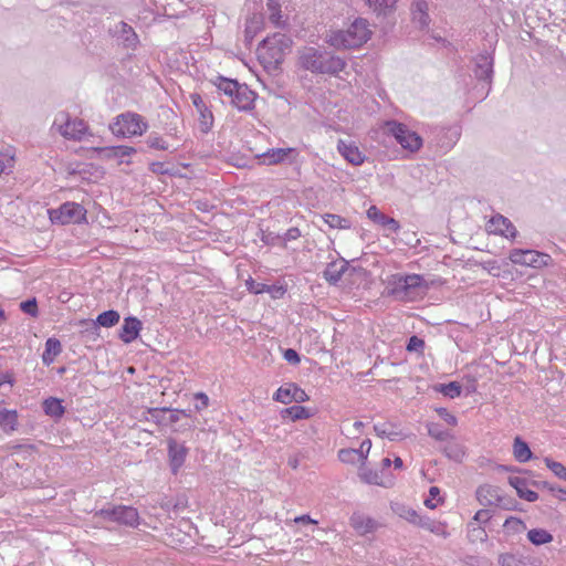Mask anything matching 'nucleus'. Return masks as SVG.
Instances as JSON below:
<instances>
[{"label":"nucleus","instance_id":"obj_29","mask_svg":"<svg viewBox=\"0 0 566 566\" xmlns=\"http://www.w3.org/2000/svg\"><path fill=\"white\" fill-rule=\"evenodd\" d=\"M42 409L44 413L54 420H60L65 413L63 400L56 397H49L43 400Z\"/></svg>","mask_w":566,"mask_h":566},{"label":"nucleus","instance_id":"obj_56","mask_svg":"<svg viewBox=\"0 0 566 566\" xmlns=\"http://www.w3.org/2000/svg\"><path fill=\"white\" fill-rule=\"evenodd\" d=\"M359 476L364 482L368 484H380L378 473L371 470L361 469Z\"/></svg>","mask_w":566,"mask_h":566},{"label":"nucleus","instance_id":"obj_35","mask_svg":"<svg viewBox=\"0 0 566 566\" xmlns=\"http://www.w3.org/2000/svg\"><path fill=\"white\" fill-rule=\"evenodd\" d=\"M374 430L378 437L388 438L390 441H396L402 437L398 427L391 422L376 423Z\"/></svg>","mask_w":566,"mask_h":566},{"label":"nucleus","instance_id":"obj_37","mask_svg":"<svg viewBox=\"0 0 566 566\" xmlns=\"http://www.w3.org/2000/svg\"><path fill=\"white\" fill-rule=\"evenodd\" d=\"M311 417L312 412L310 409L300 405H294L282 410V418H287L292 421L308 419Z\"/></svg>","mask_w":566,"mask_h":566},{"label":"nucleus","instance_id":"obj_23","mask_svg":"<svg viewBox=\"0 0 566 566\" xmlns=\"http://www.w3.org/2000/svg\"><path fill=\"white\" fill-rule=\"evenodd\" d=\"M111 32L114 36L122 40L125 48L135 49L139 42L134 29L124 21L116 23Z\"/></svg>","mask_w":566,"mask_h":566},{"label":"nucleus","instance_id":"obj_42","mask_svg":"<svg viewBox=\"0 0 566 566\" xmlns=\"http://www.w3.org/2000/svg\"><path fill=\"white\" fill-rule=\"evenodd\" d=\"M377 226H379L384 229L385 237H390L391 234H397L401 229L399 221H397L395 218H391L386 214L380 219V221L377 223Z\"/></svg>","mask_w":566,"mask_h":566},{"label":"nucleus","instance_id":"obj_48","mask_svg":"<svg viewBox=\"0 0 566 566\" xmlns=\"http://www.w3.org/2000/svg\"><path fill=\"white\" fill-rule=\"evenodd\" d=\"M338 459L343 463H348V464H355L356 462H360L359 453L356 451V449H353V448L340 449L338 451Z\"/></svg>","mask_w":566,"mask_h":566},{"label":"nucleus","instance_id":"obj_57","mask_svg":"<svg viewBox=\"0 0 566 566\" xmlns=\"http://www.w3.org/2000/svg\"><path fill=\"white\" fill-rule=\"evenodd\" d=\"M499 564L501 566H518L521 563L514 554L511 553H504L499 556L497 559Z\"/></svg>","mask_w":566,"mask_h":566},{"label":"nucleus","instance_id":"obj_62","mask_svg":"<svg viewBox=\"0 0 566 566\" xmlns=\"http://www.w3.org/2000/svg\"><path fill=\"white\" fill-rule=\"evenodd\" d=\"M167 413H168V416L166 415V423L165 424L176 423L181 418V409L168 408Z\"/></svg>","mask_w":566,"mask_h":566},{"label":"nucleus","instance_id":"obj_2","mask_svg":"<svg viewBox=\"0 0 566 566\" xmlns=\"http://www.w3.org/2000/svg\"><path fill=\"white\" fill-rule=\"evenodd\" d=\"M368 22L364 18L355 19L346 30L332 31L325 42L337 50L356 49L370 38Z\"/></svg>","mask_w":566,"mask_h":566},{"label":"nucleus","instance_id":"obj_45","mask_svg":"<svg viewBox=\"0 0 566 566\" xmlns=\"http://www.w3.org/2000/svg\"><path fill=\"white\" fill-rule=\"evenodd\" d=\"M426 348L424 339L417 335H412L408 338L406 344V350L408 353H417L419 356H423Z\"/></svg>","mask_w":566,"mask_h":566},{"label":"nucleus","instance_id":"obj_51","mask_svg":"<svg viewBox=\"0 0 566 566\" xmlns=\"http://www.w3.org/2000/svg\"><path fill=\"white\" fill-rule=\"evenodd\" d=\"M167 410H168V407L150 408V409H148V413L150 416V419L155 423H157V424H165L166 423Z\"/></svg>","mask_w":566,"mask_h":566},{"label":"nucleus","instance_id":"obj_1","mask_svg":"<svg viewBox=\"0 0 566 566\" xmlns=\"http://www.w3.org/2000/svg\"><path fill=\"white\" fill-rule=\"evenodd\" d=\"M298 65L314 75L342 77L346 72L347 59L325 46H305L298 51Z\"/></svg>","mask_w":566,"mask_h":566},{"label":"nucleus","instance_id":"obj_38","mask_svg":"<svg viewBox=\"0 0 566 566\" xmlns=\"http://www.w3.org/2000/svg\"><path fill=\"white\" fill-rule=\"evenodd\" d=\"M261 30V19L258 15H253L247 20L245 29H244V43L247 46H250Z\"/></svg>","mask_w":566,"mask_h":566},{"label":"nucleus","instance_id":"obj_21","mask_svg":"<svg viewBox=\"0 0 566 566\" xmlns=\"http://www.w3.org/2000/svg\"><path fill=\"white\" fill-rule=\"evenodd\" d=\"M347 270L348 262L345 259L333 260L326 264L322 276L329 285L336 286Z\"/></svg>","mask_w":566,"mask_h":566},{"label":"nucleus","instance_id":"obj_59","mask_svg":"<svg viewBox=\"0 0 566 566\" xmlns=\"http://www.w3.org/2000/svg\"><path fill=\"white\" fill-rule=\"evenodd\" d=\"M500 501L495 503L494 506L501 507L503 510H514L516 506V501L510 496H505L503 493L500 494Z\"/></svg>","mask_w":566,"mask_h":566},{"label":"nucleus","instance_id":"obj_64","mask_svg":"<svg viewBox=\"0 0 566 566\" xmlns=\"http://www.w3.org/2000/svg\"><path fill=\"white\" fill-rule=\"evenodd\" d=\"M437 412L450 426L457 424L458 421H457L455 416L450 413L447 408H439V409H437Z\"/></svg>","mask_w":566,"mask_h":566},{"label":"nucleus","instance_id":"obj_24","mask_svg":"<svg viewBox=\"0 0 566 566\" xmlns=\"http://www.w3.org/2000/svg\"><path fill=\"white\" fill-rule=\"evenodd\" d=\"M509 484L515 489L516 494L520 499L525 500L527 502H535L538 500V494L530 490L531 485L530 481L522 476L511 475L507 479Z\"/></svg>","mask_w":566,"mask_h":566},{"label":"nucleus","instance_id":"obj_27","mask_svg":"<svg viewBox=\"0 0 566 566\" xmlns=\"http://www.w3.org/2000/svg\"><path fill=\"white\" fill-rule=\"evenodd\" d=\"M412 21L420 28L429 27L430 17L428 14V3L426 0H413L411 4Z\"/></svg>","mask_w":566,"mask_h":566},{"label":"nucleus","instance_id":"obj_46","mask_svg":"<svg viewBox=\"0 0 566 566\" xmlns=\"http://www.w3.org/2000/svg\"><path fill=\"white\" fill-rule=\"evenodd\" d=\"M546 467L560 480L566 481V467L551 458L544 459Z\"/></svg>","mask_w":566,"mask_h":566},{"label":"nucleus","instance_id":"obj_18","mask_svg":"<svg viewBox=\"0 0 566 566\" xmlns=\"http://www.w3.org/2000/svg\"><path fill=\"white\" fill-rule=\"evenodd\" d=\"M434 138L431 143L440 149L441 153L446 154L451 150L460 138V132L458 128H436Z\"/></svg>","mask_w":566,"mask_h":566},{"label":"nucleus","instance_id":"obj_32","mask_svg":"<svg viewBox=\"0 0 566 566\" xmlns=\"http://www.w3.org/2000/svg\"><path fill=\"white\" fill-rule=\"evenodd\" d=\"M513 455L520 463H525L533 458V452L531 451L528 443L524 441L520 436L514 438Z\"/></svg>","mask_w":566,"mask_h":566},{"label":"nucleus","instance_id":"obj_3","mask_svg":"<svg viewBox=\"0 0 566 566\" xmlns=\"http://www.w3.org/2000/svg\"><path fill=\"white\" fill-rule=\"evenodd\" d=\"M213 84L218 91L231 98V104L240 112L254 109L256 94L247 84L224 76H217Z\"/></svg>","mask_w":566,"mask_h":566},{"label":"nucleus","instance_id":"obj_6","mask_svg":"<svg viewBox=\"0 0 566 566\" xmlns=\"http://www.w3.org/2000/svg\"><path fill=\"white\" fill-rule=\"evenodd\" d=\"M292 39L281 32L266 36L258 46L259 56L264 63L281 64L292 46Z\"/></svg>","mask_w":566,"mask_h":566},{"label":"nucleus","instance_id":"obj_43","mask_svg":"<svg viewBox=\"0 0 566 566\" xmlns=\"http://www.w3.org/2000/svg\"><path fill=\"white\" fill-rule=\"evenodd\" d=\"M444 454L457 462L462 461L464 457V450L463 447L454 441L448 442L443 448Z\"/></svg>","mask_w":566,"mask_h":566},{"label":"nucleus","instance_id":"obj_61","mask_svg":"<svg viewBox=\"0 0 566 566\" xmlns=\"http://www.w3.org/2000/svg\"><path fill=\"white\" fill-rule=\"evenodd\" d=\"M261 240L266 245H275L282 242L281 234L275 232H264L261 237Z\"/></svg>","mask_w":566,"mask_h":566},{"label":"nucleus","instance_id":"obj_30","mask_svg":"<svg viewBox=\"0 0 566 566\" xmlns=\"http://www.w3.org/2000/svg\"><path fill=\"white\" fill-rule=\"evenodd\" d=\"M416 525L423 530L429 531L430 533H432L434 535L442 536L444 538L449 536V533L447 532L446 523L434 521V520L430 518L429 516L420 515L419 520H417Z\"/></svg>","mask_w":566,"mask_h":566},{"label":"nucleus","instance_id":"obj_47","mask_svg":"<svg viewBox=\"0 0 566 566\" xmlns=\"http://www.w3.org/2000/svg\"><path fill=\"white\" fill-rule=\"evenodd\" d=\"M148 147L159 150H167L169 145L164 138L157 133H150L146 138Z\"/></svg>","mask_w":566,"mask_h":566},{"label":"nucleus","instance_id":"obj_34","mask_svg":"<svg viewBox=\"0 0 566 566\" xmlns=\"http://www.w3.org/2000/svg\"><path fill=\"white\" fill-rule=\"evenodd\" d=\"M0 427L4 432H12L18 428V411L0 408Z\"/></svg>","mask_w":566,"mask_h":566},{"label":"nucleus","instance_id":"obj_28","mask_svg":"<svg viewBox=\"0 0 566 566\" xmlns=\"http://www.w3.org/2000/svg\"><path fill=\"white\" fill-rule=\"evenodd\" d=\"M398 0H365L367 7L377 15V17H388L396 10V4Z\"/></svg>","mask_w":566,"mask_h":566},{"label":"nucleus","instance_id":"obj_58","mask_svg":"<svg viewBox=\"0 0 566 566\" xmlns=\"http://www.w3.org/2000/svg\"><path fill=\"white\" fill-rule=\"evenodd\" d=\"M301 237V231L296 227H292L287 229L283 234H281L282 245L285 247L287 241L296 240Z\"/></svg>","mask_w":566,"mask_h":566},{"label":"nucleus","instance_id":"obj_50","mask_svg":"<svg viewBox=\"0 0 566 566\" xmlns=\"http://www.w3.org/2000/svg\"><path fill=\"white\" fill-rule=\"evenodd\" d=\"M20 308L23 313L32 316V317H36L38 316V303H36V300L34 297L32 298H28L23 302L20 303Z\"/></svg>","mask_w":566,"mask_h":566},{"label":"nucleus","instance_id":"obj_8","mask_svg":"<svg viewBox=\"0 0 566 566\" xmlns=\"http://www.w3.org/2000/svg\"><path fill=\"white\" fill-rule=\"evenodd\" d=\"M386 134L392 138L405 149L410 153H417L423 146L422 137L411 130L406 124L396 119H388L384 124Z\"/></svg>","mask_w":566,"mask_h":566},{"label":"nucleus","instance_id":"obj_20","mask_svg":"<svg viewBox=\"0 0 566 566\" xmlns=\"http://www.w3.org/2000/svg\"><path fill=\"white\" fill-rule=\"evenodd\" d=\"M337 150L346 161L354 166H360L366 160V155L354 142L339 139L337 143Z\"/></svg>","mask_w":566,"mask_h":566},{"label":"nucleus","instance_id":"obj_52","mask_svg":"<svg viewBox=\"0 0 566 566\" xmlns=\"http://www.w3.org/2000/svg\"><path fill=\"white\" fill-rule=\"evenodd\" d=\"M245 284H247L248 291L251 293H254V294L272 292V287H270V285H266L264 283H258L253 279H249Z\"/></svg>","mask_w":566,"mask_h":566},{"label":"nucleus","instance_id":"obj_19","mask_svg":"<svg viewBox=\"0 0 566 566\" xmlns=\"http://www.w3.org/2000/svg\"><path fill=\"white\" fill-rule=\"evenodd\" d=\"M143 329V323L136 316H126L124 317L123 324L118 332V338L124 344H130L135 342Z\"/></svg>","mask_w":566,"mask_h":566},{"label":"nucleus","instance_id":"obj_17","mask_svg":"<svg viewBox=\"0 0 566 566\" xmlns=\"http://www.w3.org/2000/svg\"><path fill=\"white\" fill-rule=\"evenodd\" d=\"M188 451L184 443H179L172 438L167 440L168 461L172 474L176 475L185 464Z\"/></svg>","mask_w":566,"mask_h":566},{"label":"nucleus","instance_id":"obj_10","mask_svg":"<svg viewBox=\"0 0 566 566\" xmlns=\"http://www.w3.org/2000/svg\"><path fill=\"white\" fill-rule=\"evenodd\" d=\"M53 126L66 139L81 140L87 130V125L83 119L71 118L67 113L56 115Z\"/></svg>","mask_w":566,"mask_h":566},{"label":"nucleus","instance_id":"obj_7","mask_svg":"<svg viewBox=\"0 0 566 566\" xmlns=\"http://www.w3.org/2000/svg\"><path fill=\"white\" fill-rule=\"evenodd\" d=\"M109 129L116 137L129 138L142 136L148 129V123L137 113L125 112L114 118Z\"/></svg>","mask_w":566,"mask_h":566},{"label":"nucleus","instance_id":"obj_31","mask_svg":"<svg viewBox=\"0 0 566 566\" xmlns=\"http://www.w3.org/2000/svg\"><path fill=\"white\" fill-rule=\"evenodd\" d=\"M350 525L361 534L371 533L377 528V522L359 513H354L350 517Z\"/></svg>","mask_w":566,"mask_h":566},{"label":"nucleus","instance_id":"obj_14","mask_svg":"<svg viewBox=\"0 0 566 566\" xmlns=\"http://www.w3.org/2000/svg\"><path fill=\"white\" fill-rule=\"evenodd\" d=\"M94 153L96 157L101 160H112L116 159L118 165L129 164V160H126V157H130L136 154V148L126 145H117V146H106V147H95Z\"/></svg>","mask_w":566,"mask_h":566},{"label":"nucleus","instance_id":"obj_36","mask_svg":"<svg viewBox=\"0 0 566 566\" xmlns=\"http://www.w3.org/2000/svg\"><path fill=\"white\" fill-rule=\"evenodd\" d=\"M391 510L400 518H403L413 525L417 524V520H419V517H420V514L415 509L407 506L402 503H394L391 505Z\"/></svg>","mask_w":566,"mask_h":566},{"label":"nucleus","instance_id":"obj_44","mask_svg":"<svg viewBox=\"0 0 566 566\" xmlns=\"http://www.w3.org/2000/svg\"><path fill=\"white\" fill-rule=\"evenodd\" d=\"M427 430L428 434L437 441H447L451 437L450 432L439 423H427Z\"/></svg>","mask_w":566,"mask_h":566},{"label":"nucleus","instance_id":"obj_25","mask_svg":"<svg viewBox=\"0 0 566 566\" xmlns=\"http://www.w3.org/2000/svg\"><path fill=\"white\" fill-rule=\"evenodd\" d=\"M296 154V149L292 147L271 148L268 149L265 153L259 155V158L262 160L263 164L276 165L290 160V157Z\"/></svg>","mask_w":566,"mask_h":566},{"label":"nucleus","instance_id":"obj_4","mask_svg":"<svg viewBox=\"0 0 566 566\" xmlns=\"http://www.w3.org/2000/svg\"><path fill=\"white\" fill-rule=\"evenodd\" d=\"M93 523L99 525L104 522L116 523L126 527L136 528L140 524L137 509L128 505L107 504L93 513Z\"/></svg>","mask_w":566,"mask_h":566},{"label":"nucleus","instance_id":"obj_33","mask_svg":"<svg viewBox=\"0 0 566 566\" xmlns=\"http://www.w3.org/2000/svg\"><path fill=\"white\" fill-rule=\"evenodd\" d=\"M62 352L61 342L55 337H50L45 342V349L42 354V363L45 366H50L55 357Z\"/></svg>","mask_w":566,"mask_h":566},{"label":"nucleus","instance_id":"obj_40","mask_svg":"<svg viewBox=\"0 0 566 566\" xmlns=\"http://www.w3.org/2000/svg\"><path fill=\"white\" fill-rule=\"evenodd\" d=\"M323 221L332 229L346 230L350 229L352 221L335 213H325L322 216Z\"/></svg>","mask_w":566,"mask_h":566},{"label":"nucleus","instance_id":"obj_26","mask_svg":"<svg viewBox=\"0 0 566 566\" xmlns=\"http://www.w3.org/2000/svg\"><path fill=\"white\" fill-rule=\"evenodd\" d=\"M502 490L499 486L484 484L476 489V500L482 506H493L500 500Z\"/></svg>","mask_w":566,"mask_h":566},{"label":"nucleus","instance_id":"obj_39","mask_svg":"<svg viewBox=\"0 0 566 566\" xmlns=\"http://www.w3.org/2000/svg\"><path fill=\"white\" fill-rule=\"evenodd\" d=\"M526 536L535 546L548 544L553 541V535L544 528H532L527 532Z\"/></svg>","mask_w":566,"mask_h":566},{"label":"nucleus","instance_id":"obj_5","mask_svg":"<svg viewBox=\"0 0 566 566\" xmlns=\"http://www.w3.org/2000/svg\"><path fill=\"white\" fill-rule=\"evenodd\" d=\"M429 284L421 274L395 273L387 277L386 293L396 300H406L418 290H428Z\"/></svg>","mask_w":566,"mask_h":566},{"label":"nucleus","instance_id":"obj_16","mask_svg":"<svg viewBox=\"0 0 566 566\" xmlns=\"http://www.w3.org/2000/svg\"><path fill=\"white\" fill-rule=\"evenodd\" d=\"M488 232L495 235H501L510 240H514L517 237V230L512 221L500 214H494L488 226Z\"/></svg>","mask_w":566,"mask_h":566},{"label":"nucleus","instance_id":"obj_12","mask_svg":"<svg viewBox=\"0 0 566 566\" xmlns=\"http://www.w3.org/2000/svg\"><path fill=\"white\" fill-rule=\"evenodd\" d=\"M474 67H473V74L474 77L488 84V91L486 94L490 92L491 83L493 80L494 74V55L493 53H490L488 51L479 53L473 59Z\"/></svg>","mask_w":566,"mask_h":566},{"label":"nucleus","instance_id":"obj_49","mask_svg":"<svg viewBox=\"0 0 566 566\" xmlns=\"http://www.w3.org/2000/svg\"><path fill=\"white\" fill-rule=\"evenodd\" d=\"M149 170L153 172V174H156V175H167V176H175L176 175V171L175 169L171 167H167L164 163L161 161H154L149 165Z\"/></svg>","mask_w":566,"mask_h":566},{"label":"nucleus","instance_id":"obj_11","mask_svg":"<svg viewBox=\"0 0 566 566\" xmlns=\"http://www.w3.org/2000/svg\"><path fill=\"white\" fill-rule=\"evenodd\" d=\"M509 259L514 264L532 266L535 269L547 266L552 261L549 254L531 249H513L510 252Z\"/></svg>","mask_w":566,"mask_h":566},{"label":"nucleus","instance_id":"obj_41","mask_svg":"<svg viewBox=\"0 0 566 566\" xmlns=\"http://www.w3.org/2000/svg\"><path fill=\"white\" fill-rule=\"evenodd\" d=\"M434 390L448 398L454 399L461 396L462 386L458 381H450L448 384L436 385Z\"/></svg>","mask_w":566,"mask_h":566},{"label":"nucleus","instance_id":"obj_13","mask_svg":"<svg viewBox=\"0 0 566 566\" xmlns=\"http://www.w3.org/2000/svg\"><path fill=\"white\" fill-rule=\"evenodd\" d=\"M277 402L289 405L291 402L302 403L310 400V396L295 382H285L273 395Z\"/></svg>","mask_w":566,"mask_h":566},{"label":"nucleus","instance_id":"obj_63","mask_svg":"<svg viewBox=\"0 0 566 566\" xmlns=\"http://www.w3.org/2000/svg\"><path fill=\"white\" fill-rule=\"evenodd\" d=\"M385 216L376 206H370L367 210V217L370 221L377 224Z\"/></svg>","mask_w":566,"mask_h":566},{"label":"nucleus","instance_id":"obj_22","mask_svg":"<svg viewBox=\"0 0 566 566\" xmlns=\"http://www.w3.org/2000/svg\"><path fill=\"white\" fill-rule=\"evenodd\" d=\"M191 101L193 106L199 113V127L205 134L211 130L213 126V114L209 107L205 104L202 97L198 94H191Z\"/></svg>","mask_w":566,"mask_h":566},{"label":"nucleus","instance_id":"obj_54","mask_svg":"<svg viewBox=\"0 0 566 566\" xmlns=\"http://www.w3.org/2000/svg\"><path fill=\"white\" fill-rule=\"evenodd\" d=\"M193 406L196 411H202L209 406V397L205 392L193 395Z\"/></svg>","mask_w":566,"mask_h":566},{"label":"nucleus","instance_id":"obj_53","mask_svg":"<svg viewBox=\"0 0 566 566\" xmlns=\"http://www.w3.org/2000/svg\"><path fill=\"white\" fill-rule=\"evenodd\" d=\"M433 500L442 502V499L440 497V489L438 486H431L429 489V497L424 500V505L431 510L436 509L438 503L433 502Z\"/></svg>","mask_w":566,"mask_h":566},{"label":"nucleus","instance_id":"obj_55","mask_svg":"<svg viewBox=\"0 0 566 566\" xmlns=\"http://www.w3.org/2000/svg\"><path fill=\"white\" fill-rule=\"evenodd\" d=\"M283 358L291 365L301 363V355L294 348L282 349Z\"/></svg>","mask_w":566,"mask_h":566},{"label":"nucleus","instance_id":"obj_9","mask_svg":"<svg viewBox=\"0 0 566 566\" xmlns=\"http://www.w3.org/2000/svg\"><path fill=\"white\" fill-rule=\"evenodd\" d=\"M50 220L56 224L82 223L86 220L85 208L73 201L62 203L57 209L49 210Z\"/></svg>","mask_w":566,"mask_h":566},{"label":"nucleus","instance_id":"obj_60","mask_svg":"<svg viewBox=\"0 0 566 566\" xmlns=\"http://www.w3.org/2000/svg\"><path fill=\"white\" fill-rule=\"evenodd\" d=\"M370 449H371L370 439L363 440L360 443V447L358 449H356V451L359 453V459H360L361 463H364L367 460Z\"/></svg>","mask_w":566,"mask_h":566},{"label":"nucleus","instance_id":"obj_15","mask_svg":"<svg viewBox=\"0 0 566 566\" xmlns=\"http://www.w3.org/2000/svg\"><path fill=\"white\" fill-rule=\"evenodd\" d=\"M120 315L116 310H107L99 313L94 321H84L83 324L87 325L85 333L92 336L94 339L98 336L99 327H113L118 324Z\"/></svg>","mask_w":566,"mask_h":566}]
</instances>
